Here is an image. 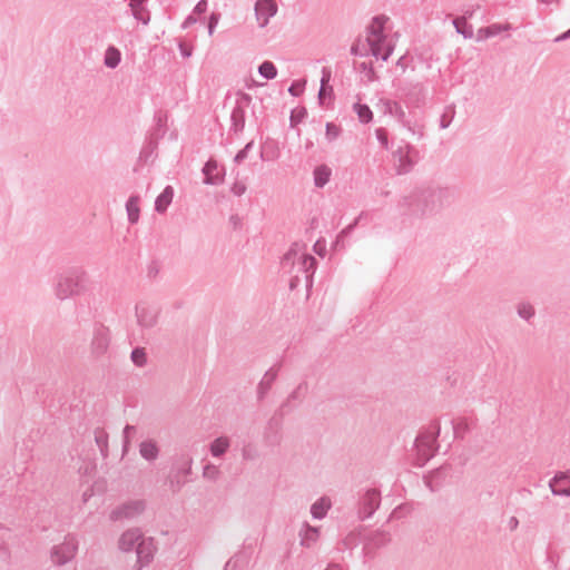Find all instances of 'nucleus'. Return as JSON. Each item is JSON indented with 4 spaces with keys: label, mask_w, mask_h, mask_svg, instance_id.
Returning a JSON list of instances; mask_svg holds the SVG:
<instances>
[{
    "label": "nucleus",
    "mask_w": 570,
    "mask_h": 570,
    "mask_svg": "<svg viewBox=\"0 0 570 570\" xmlns=\"http://www.w3.org/2000/svg\"><path fill=\"white\" fill-rule=\"evenodd\" d=\"M120 60H121V53H120L119 49H117L114 46L108 47L105 52V59H104L105 66L110 69H115L120 63Z\"/></svg>",
    "instance_id": "nucleus-35"
},
{
    "label": "nucleus",
    "mask_w": 570,
    "mask_h": 570,
    "mask_svg": "<svg viewBox=\"0 0 570 570\" xmlns=\"http://www.w3.org/2000/svg\"><path fill=\"white\" fill-rule=\"evenodd\" d=\"M453 24L456 29V32L462 35L465 39L473 37V28L465 21V18H455L453 20Z\"/></svg>",
    "instance_id": "nucleus-38"
},
{
    "label": "nucleus",
    "mask_w": 570,
    "mask_h": 570,
    "mask_svg": "<svg viewBox=\"0 0 570 570\" xmlns=\"http://www.w3.org/2000/svg\"><path fill=\"white\" fill-rule=\"evenodd\" d=\"M454 115H455L454 108L453 107L448 108V110L445 112H443L440 117V128L446 129L451 125V122L454 118Z\"/></svg>",
    "instance_id": "nucleus-47"
},
{
    "label": "nucleus",
    "mask_w": 570,
    "mask_h": 570,
    "mask_svg": "<svg viewBox=\"0 0 570 570\" xmlns=\"http://www.w3.org/2000/svg\"><path fill=\"white\" fill-rule=\"evenodd\" d=\"M305 89V81L295 80L288 87V94L293 97H298Z\"/></svg>",
    "instance_id": "nucleus-51"
},
{
    "label": "nucleus",
    "mask_w": 570,
    "mask_h": 570,
    "mask_svg": "<svg viewBox=\"0 0 570 570\" xmlns=\"http://www.w3.org/2000/svg\"><path fill=\"white\" fill-rule=\"evenodd\" d=\"M518 315L521 318L529 321L531 317L534 316V308L530 304H520L518 306Z\"/></svg>",
    "instance_id": "nucleus-49"
},
{
    "label": "nucleus",
    "mask_w": 570,
    "mask_h": 570,
    "mask_svg": "<svg viewBox=\"0 0 570 570\" xmlns=\"http://www.w3.org/2000/svg\"><path fill=\"white\" fill-rule=\"evenodd\" d=\"M174 198V188L167 185L164 190L157 196L155 200V210L163 214L167 210Z\"/></svg>",
    "instance_id": "nucleus-22"
},
{
    "label": "nucleus",
    "mask_w": 570,
    "mask_h": 570,
    "mask_svg": "<svg viewBox=\"0 0 570 570\" xmlns=\"http://www.w3.org/2000/svg\"><path fill=\"white\" fill-rule=\"evenodd\" d=\"M301 535V544L309 548L317 540L318 530L316 528L307 525L304 533Z\"/></svg>",
    "instance_id": "nucleus-39"
},
{
    "label": "nucleus",
    "mask_w": 570,
    "mask_h": 570,
    "mask_svg": "<svg viewBox=\"0 0 570 570\" xmlns=\"http://www.w3.org/2000/svg\"><path fill=\"white\" fill-rule=\"evenodd\" d=\"M358 69L365 73V77L367 79V81L372 82V81H375L377 79L376 77V72L373 68V63L372 62H361L360 66H358Z\"/></svg>",
    "instance_id": "nucleus-45"
},
{
    "label": "nucleus",
    "mask_w": 570,
    "mask_h": 570,
    "mask_svg": "<svg viewBox=\"0 0 570 570\" xmlns=\"http://www.w3.org/2000/svg\"><path fill=\"white\" fill-rule=\"evenodd\" d=\"M511 29L510 23L501 24V23H492L485 28H481L478 32V39H488L491 37H495L502 31H508Z\"/></svg>",
    "instance_id": "nucleus-29"
},
{
    "label": "nucleus",
    "mask_w": 570,
    "mask_h": 570,
    "mask_svg": "<svg viewBox=\"0 0 570 570\" xmlns=\"http://www.w3.org/2000/svg\"><path fill=\"white\" fill-rule=\"evenodd\" d=\"M136 316L138 324L146 328H150L157 323V313L144 305L136 306Z\"/></svg>",
    "instance_id": "nucleus-17"
},
{
    "label": "nucleus",
    "mask_w": 570,
    "mask_h": 570,
    "mask_svg": "<svg viewBox=\"0 0 570 570\" xmlns=\"http://www.w3.org/2000/svg\"><path fill=\"white\" fill-rule=\"evenodd\" d=\"M332 170L327 165H318L313 171L314 185L318 188H323L331 178Z\"/></svg>",
    "instance_id": "nucleus-27"
},
{
    "label": "nucleus",
    "mask_w": 570,
    "mask_h": 570,
    "mask_svg": "<svg viewBox=\"0 0 570 570\" xmlns=\"http://www.w3.org/2000/svg\"><path fill=\"white\" fill-rule=\"evenodd\" d=\"M405 127L412 135H416L419 139L424 136V126L417 122L411 124L410 120H406V125H402Z\"/></svg>",
    "instance_id": "nucleus-50"
},
{
    "label": "nucleus",
    "mask_w": 570,
    "mask_h": 570,
    "mask_svg": "<svg viewBox=\"0 0 570 570\" xmlns=\"http://www.w3.org/2000/svg\"><path fill=\"white\" fill-rule=\"evenodd\" d=\"M384 105L386 107V111L396 117L401 125H406V115L400 102L394 100H386Z\"/></svg>",
    "instance_id": "nucleus-32"
},
{
    "label": "nucleus",
    "mask_w": 570,
    "mask_h": 570,
    "mask_svg": "<svg viewBox=\"0 0 570 570\" xmlns=\"http://www.w3.org/2000/svg\"><path fill=\"white\" fill-rule=\"evenodd\" d=\"M239 559H240L239 556H235V557L230 558L226 562L224 570L235 569L238 566Z\"/></svg>",
    "instance_id": "nucleus-63"
},
{
    "label": "nucleus",
    "mask_w": 570,
    "mask_h": 570,
    "mask_svg": "<svg viewBox=\"0 0 570 570\" xmlns=\"http://www.w3.org/2000/svg\"><path fill=\"white\" fill-rule=\"evenodd\" d=\"M278 370L271 367L267 370L257 385V399L262 401L271 390L273 383L277 379Z\"/></svg>",
    "instance_id": "nucleus-18"
},
{
    "label": "nucleus",
    "mask_w": 570,
    "mask_h": 570,
    "mask_svg": "<svg viewBox=\"0 0 570 570\" xmlns=\"http://www.w3.org/2000/svg\"><path fill=\"white\" fill-rule=\"evenodd\" d=\"M390 533L385 530L379 529L368 535L367 546L377 549L386 546L390 542Z\"/></svg>",
    "instance_id": "nucleus-28"
},
{
    "label": "nucleus",
    "mask_w": 570,
    "mask_h": 570,
    "mask_svg": "<svg viewBox=\"0 0 570 570\" xmlns=\"http://www.w3.org/2000/svg\"><path fill=\"white\" fill-rule=\"evenodd\" d=\"M445 476L443 468H439L431 471L423 480L431 492H436L442 488Z\"/></svg>",
    "instance_id": "nucleus-20"
},
{
    "label": "nucleus",
    "mask_w": 570,
    "mask_h": 570,
    "mask_svg": "<svg viewBox=\"0 0 570 570\" xmlns=\"http://www.w3.org/2000/svg\"><path fill=\"white\" fill-rule=\"evenodd\" d=\"M330 80H331V70L328 68L324 67L322 69L321 85H323V87L331 86Z\"/></svg>",
    "instance_id": "nucleus-62"
},
{
    "label": "nucleus",
    "mask_w": 570,
    "mask_h": 570,
    "mask_svg": "<svg viewBox=\"0 0 570 570\" xmlns=\"http://www.w3.org/2000/svg\"><path fill=\"white\" fill-rule=\"evenodd\" d=\"M202 173L205 185L217 186L224 183L226 169L224 166H219L216 159L209 158L203 166Z\"/></svg>",
    "instance_id": "nucleus-12"
},
{
    "label": "nucleus",
    "mask_w": 570,
    "mask_h": 570,
    "mask_svg": "<svg viewBox=\"0 0 570 570\" xmlns=\"http://www.w3.org/2000/svg\"><path fill=\"white\" fill-rule=\"evenodd\" d=\"M193 458L189 452L180 451L171 458L170 474L187 478L191 474Z\"/></svg>",
    "instance_id": "nucleus-13"
},
{
    "label": "nucleus",
    "mask_w": 570,
    "mask_h": 570,
    "mask_svg": "<svg viewBox=\"0 0 570 570\" xmlns=\"http://www.w3.org/2000/svg\"><path fill=\"white\" fill-rule=\"evenodd\" d=\"M333 96V87L332 86H324L321 85L320 91H318V102L320 105H324V101L326 97Z\"/></svg>",
    "instance_id": "nucleus-55"
},
{
    "label": "nucleus",
    "mask_w": 570,
    "mask_h": 570,
    "mask_svg": "<svg viewBox=\"0 0 570 570\" xmlns=\"http://www.w3.org/2000/svg\"><path fill=\"white\" fill-rule=\"evenodd\" d=\"M331 509V500L326 497H322L316 500L311 507V514L316 520H322Z\"/></svg>",
    "instance_id": "nucleus-25"
},
{
    "label": "nucleus",
    "mask_w": 570,
    "mask_h": 570,
    "mask_svg": "<svg viewBox=\"0 0 570 570\" xmlns=\"http://www.w3.org/2000/svg\"><path fill=\"white\" fill-rule=\"evenodd\" d=\"M178 49H179V52H180L181 57H184V58H189L191 56V53H193V48L187 46L183 41H179Z\"/></svg>",
    "instance_id": "nucleus-60"
},
{
    "label": "nucleus",
    "mask_w": 570,
    "mask_h": 570,
    "mask_svg": "<svg viewBox=\"0 0 570 570\" xmlns=\"http://www.w3.org/2000/svg\"><path fill=\"white\" fill-rule=\"evenodd\" d=\"M208 3L206 0H199L194 7V13L202 14L207 11Z\"/></svg>",
    "instance_id": "nucleus-61"
},
{
    "label": "nucleus",
    "mask_w": 570,
    "mask_h": 570,
    "mask_svg": "<svg viewBox=\"0 0 570 570\" xmlns=\"http://www.w3.org/2000/svg\"><path fill=\"white\" fill-rule=\"evenodd\" d=\"M317 261L312 255H302L298 258V266L305 273L307 284L312 285V276L315 273Z\"/></svg>",
    "instance_id": "nucleus-23"
},
{
    "label": "nucleus",
    "mask_w": 570,
    "mask_h": 570,
    "mask_svg": "<svg viewBox=\"0 0 570 570\" xmlns=\"http://www.w3.org/2000/svg\"><path fill=\"white\" fill-rule=\"evenodd\" d=\"M137 561L132 567V570H142L148 567L157 552L156 541L151 537H145L136 549Z\"/></svg>",
    "instance_id": "nucleus-10"
},
{
    "label": "nucleus",
    "mask_w": 570,
    "mask_h": 570,
    "mask_svg": "<svg viewBox=\"0 0 570 570\" xmlns=\"http://www.w3.org/2000/svg\"><path fill=\"white\" fill-rule=\"evenodd\" d=\"M242 456L246 461L255 460L257 458V451L255 448H253L250 445L244 446V449L242 451Z\"/></svg>",
    "instance_id": "nucleus-56"
},
{
    "label": "nucleus",
    "mask_w": 570,
    "mask_h": 570,
    "mask_svg": "<svg viewBox=\"0 0 570 570\" xmlns=\"http://www.w3.org/2000/svg\"><path fill=\"white\" fill-rule=\"evenodd\" d=\"M130 358L136 366H144L147 363V354L144 347H135L131 351Z\"/></svg>",
    "instance_id": "nucleus-41"
},
{
    "label": "nucleus",
    "mask_w": 570,
    "mask_h": 570,
    "mask_svg": "<svg viewBox=\"0 0 570 570\" xmlns=\"http://www.w3.org/2000/svg\"><path fill=\"white\" fill-rule=\"evenodd\" d=\"M353 110L362 124H368L373 120V112L366 104L356 102L353 105Z\"/></svg>",
    "instance_id": "nucleus-36"
},
{
    "label": "nucleus",
    "mask_w": 570,
    "mask_h": 570,
    "mask_svg": "<svg viewBox=\"0 0 570 570\" xmlns=\"http://www.w3.org/2000/svg\"><path fill=\"white\" fill-rule=\"evenodd\" d=\"M146 510V501L142 499L129 500L112 509L109 519L114 522L122 520H132Z\"/></svg>",
    "instance_id": "nucleus-7"
},
{
    "label": "nucleus",
    "mask_w": 570,
    "mask_h": 570,
    "mask_svg": "<svg viewBox=\"0 0 570 570\" xmlns=\"http://www.w3.org/2000/svg\"><path fill=\"white\" fill-rule=\"evenodd\" d=\"M276 12L277 4L275 0H257L255 3V14L261 27H265Z\"/></svg>",
    "instance_id": "nucleus-15"
},
{
    "label": "nucleus",
    "mask_w": 570,
    "mask_h": 570,
    "mask_svg": "<svg viewBox=\"0 0 570 570\" xmlns=\"http://www.w3.org/2000/svg\"><path fill=\"white\" fill-rule=\"evenodd\" d=\"M220 471L214 464H206L203 469V476L210 481H216Z\"/></svg>",
    "instance_id": "nucleus-48"
},
{
    "label": "nucleus",
    "mask_w": 570,
    "mask_h": 570,
    "mask_svg": "<svg viewBox=\"0 0 570 570\" xmlns=\"http://www.w3.org/2000/svg\"><path fill=\"white\" fill-rule=\"evenodd\" d=\"M252 100L253 99L249 94L244 92V91H238L236 94V102H235L234 107L246 110L250 106Z\"/></svg>",
    "instance_id": "nucleus-44"
},
{
    "label": "nucleus",
    "mask_w": 570,
    "mask_h": 570,
    "mask_svg": "<svg viewBox=\"0 0 570 570\" xmlns=\"http://www.w3.org/2000/svg\"><path fill=\"white\" fill-rule=\"evenodd\" d=\"M364 213H361L355 219L353 223H351L350 225H347L344 229H342L340 232V234L336 236V239L333 244L334 246V249H341V248H344L345 245H344V239L350 236L352 234V232L355 229V227L357 226V224L360 223L361 218L363 217Z\"/></svg>",
    "instance_id": "nucleus-30"
},
{
    "label": "nucleus",
    "mask_w": 570,
    "mask_h": 570,
    "mask_svg": "<svg viewBox=\"0 0 570 570\" xmlns=\"http://www.w3.org/2000/svg\"><path fill=\"white\" fill-rule=\"evenodd\" d=\"M375 136H376V139L379 140V142L381 144V146L384 149H389V135H387V130L385 128H383V127L376 128L375 129Z\"/></svg>",
    "instance_id": "nucleus-52"
},
{
    "label": "nucleus",
    "mask_w": 570,
    "mask_h": 570,
    "mask_svg": "<svg viewBox=\"0 0 570 570\" xmlns=\"http://www.w3.org/2000/svg\"><path fill=\"white\" fill-rule=\"evenodd\" d=\"M440 434L439 422H433L428 429L421 431L415 438L414 445L421 464L433 458L439 449L438 436Z\"/></svg>",
    "instance_id": "nucleus-4"
},
{
    "label": "nucleus",
    "mask_w": 570,
    "mask_h": 570,
    "mask_svg": "<svg viewBox=\"0 0 570 570\" xmlns=\"http://www.w3.org/2000/svg\"><path fill=\"white\" fill-rule=\"evenodd\" d=\"M307 116V110L305 107H297L291 111L289 116V125L291 127H296L301 124Z\"/></svg>",
    "instance_id": "nucleus-40"
},
{
    "label": "nucleus",
    "mask_w": 570,
    "mask_h": 570,
    "mask_svg": "<svg viewBox=\"0 0 570 570\" xmlns=\"http://www.w3.org/2000/svg\"><path fill=\"white\" fill-rule=\"evenodd\" d=\"M404 91H405V96L412 102L416 104L417 106L420 104H424L425 95H426V87L422 82L410 83L407 86V88L404 89Z\"/></svg>",
    "instance_id": "nucleus-21"
},
{
    "label": "nucleus",
    "mask_w": 570,
    "mask_h": 570,
    "mask_svg": "<svg viewBox=\"0 0 570 570\" xmlns=\"http://www.w3.org/2000/svg\"><path fill=\"white\" fill-rule=\"evenodd\" d=\"M87 275L80 267H71L57 276L55 295L65 301L82 294L86 291Z\"/></svg>",
    "instance_id": "nucleus-2"
},
{
    "label": "nucleus",
    "mask_w": 570,
    "mask_h": 570,
    "mask_svg": "<svg viewBox=\"0 0 570 570\" xmlns=\"http://www.w3.org/2000/svg\"><path fill=\"white\" fill-rule=\"evenodd\" d=\"M197 22V19L194 17V14H189L187 16V18L184 20L183 24H181V28L183 29H187L188 27H190L191 24L196 23Z\"/></svg>",
    "instance_id": "nucleus-64"
},
{
    "label": "nucleus",
    "mask_w": 570,
    "mask_h": 570,
    "mask_svg": "<svg viewBox=\"0 0 570 570\" xmlns=\"http://www.w3.org/2000/svg\"><path fill=\"white\" fill-rule=\"evenodd\" d=\"M341 134V128L333 122H326L325 137L328 141L335 140Z\"/></svg>",
    "instance_id": "nucleus-46"
},
{
    "label": "nucleus",
    "mask_w": 570,
    "mask_h": 570,
    "mask_svg": "<svg viewBox=\"0 0 570 570\" xmlns=\"http://www.w3.org/2000/svg\"><path fill=\"white\" fill-rule=\"evenodd\" d=\"M78 550L76 538L68 534L65 541L51 548L50 558L56 566H63L75 558Z\"/></svg>",
    "instance_id": "nucleus-9"
},
{
    "label": "nucleus",
    "mask_w": 570,
    "mask_h": 570,
    "mask_svg": "<svg viewBox=\"0 0 570 570\" xmlns=\"http://www.w3.org/2000/svg\"><path fill=\"white\" fill-rule=\"evenodd\" d=\"M229 440L226 436L216 438L209 445L210 454L214 458L223 456L229 449Z\"/></svg>",
    "instance_id": "nucleus-31"
},
{
    "label": "nucleus",
    "mask_w": 570,
    "mask_h": 570,
    "mask_svg": "<svg viewBox=\"0 0 570 570\" xmlns=\"http://www.w3.org/2000/svg\"><path fill=\"white\" fill-rule=\"evenodd\" d=\"M145 538L139 528H131L121 533L118 540V549L121 552L136 551L137 546Z\"/></svg>",
    "instance_id": "nucleus-14"
},
{
    "label": "nucleus",
    "mask_w": 570,
    "mask_h": 570,
    "mask_svg": "<svg viewBox=\"0 0 570 570\" xmlns=\"http://www.w3.org/2000/svg\"><path fill=\"white\" fill-rule=\"evenodd\" d=\"M386 20L387 18L384 16L373 17L371 24L367 27L368 37L366 39L372 55L383 61H386L393 52V48L390 46L383 51V46L386 40L384 35Z\"/></svg>",
    "instance_id": "nucleus-3"
},
{
    "label": "nucleus",
    "mask_w": 570,
    "mask_h": 570,
    "mask_svg": "<svg viewBox=\"0 0 570 570\" xmlns=\"http://www.w3.org/2000/svg\"><path fill=\"white\" fill-rule=\"evenodd\" d=\"M159 452L160 449L155 440L148 439L139 444V454L144 460L148 462L157 460Z\"/></svg>",
    "instance_id": "nucleus-19"
},
{
    "label": "nucleus",
    "mask_w": 570,
    "mask_h": 570,
    "mask_svg": "<svg viewBox=\"0 0 570 570\" xmlns=\"http://www.w3.org/2000/svg\"><path fill=\"white\" fill-rule=\"evenodd\" d=\"M95 442L100 451V454L102 455V458H107L108 456V433L101 429V428H97L95 429Z\"/></svg>",
    "instance_id": "nucleus-33"
},
{
    "label": "nucleus",
    "mask_w": 570,
    "mask_h": 570,
    "mask_svg": "<svg viewBox=\"0 0 570 570\" xmlns=\"http://www.w3.org/2000/svg\"><path fill=\"white\" fill-rule=\"evenodd\" d=\"M381 504V492L377 489H366L360 493L357 501V515L360 520L371 518Z\"/></svg>",
    "instance_id": "nucleus-8"
},
{
    "label": "nucleus",
    "mask_w": 570,
    "mask_h": 570,
    "mask_svg": "<svg viewBox=\"0 0 570 570\" xmlns=\"http://www.w3.org/2000/svg\"><path fill=\"white\" fill-rule=\"evenodd\" d=\"M246 110L234 107L230 114L229 130L236 135L243 132L245 128Z\"/></svg>",
    "instance_id": "nucleus-24"
},
{
    "label": "nucleus",
    "mask_w": 570,
    "mask_h": 570,
    "mask_svg": "<svg viewBox=\"0 0 570 570\" xmlns=\"http://www.w3.org/2000/svg\"><path fill=\"white\" fill-rule=\"evenodd\" d=\"M139 202L140 197L138 195H131L126 202L127 217L130 224H136L139 220Z\"/></svg>",
    "instance_id": "nucleus-26"
},
{
    "label": "nucleus",
    "mask_w": 570,
    "mask_h": 570,
    "mask_svg": "<svg viewBox=\"0 0 570 570\" xmlns=\"http://www.w3.org/2000/svg\"><path fill=\"white\" fill-rule=\"evenodd\" d=\"M307 390H308V384L306 381H303L301 382L295 390H293L291 392V394L288 395L287 400L282 404V409H285L286 406H288V404L292 402V401H298L301 402L306 393H307Z\"/></svg>",
    "instance_id": "nucleus-34"
},
{
    "label": "nucleus",
    "mask_w": 570,
    "mask_h": 570,
    "mask_svg": "<svg viewBox=\"0 0 570 570\" xmlns=\"http://www.w3.org/2000/svg\"><path fill=\"white\" fill-rule=\"evenodd\" d=\"M314 252L320 255L321 257H324L326 253V243L324 239H317L313 246Z\"/></svg>",
    "instance_id": "nucleus-58"
},
{
    "label": "nucleus",
    "mask_w": 570,
    "mask_h": 570,
    "mask_svg": "<svg viewBox=\"0 0 570 570\" xmlns=\"http://www.w3.org/2000/svg\"><path fill=\"white\" fill-rule=\"evenodd\" d=\"M247 187L246 185L243 183V181H238L236 180L232 187H230V191L235 195V196H242L245 194Z\"/></svg>",
    "instance_id": "nucleus-57"
},
{
    "label": "nucleus",
    "mask_w": 570,
    "mask_h": 570,
    "mask_svg": "<svg viewBox=\"0 0 570 570\" xmlns=\"http://www.w3.org/2000/svg\"><path fill=\"white\" fill-rule=\"evenodd\" d=\"M258 73L266 80H273L277 77V68L272 61L265 60L258 66Z\"/></svg>",
    "instance_id": "nucleus-37"
},
{
    "label": "nucleus",
    "mask_w": 570,
    "mask_h": 570,
    "mask_svg": "<svg viewBox=\"0 0 570 570\" xmlns=\"http://www.w3.org/2000/svg\"><path fill=\"white\" fill-rule=\"evenodd\" d=\"M395 159V170L397 175H406L411 173L414 166L421 159L420 151L409 142H403L393 151Z\"/></svg>",
    "instance_id": "nucleus-5"
},
{
    "label": "nucleus",
    "mask_w": 570,
    "mask_h": 570,
    "mask_svg": "<svg viewBox=\"0 0 570 570\" xmlns=\"http://www.w3.org/2000/svg\"><path fill=\"white\" fill-rule=\"evenodd\" d=\"M187 483V478L170 474L168 475V484L174 493H177Z\"/></svg>",
    "instance_id": "nucleus-43"
},
{
    "label": "nucleus",
    "mask_w": 570,
    "mask_h": 570,
    "mask_svg": "<svg viewBox=\"0 0 570 570\" xmlns=\"http://www.w3.org/2000/svg\"><path fill=\"white\" fill-rule=\"evenodd\" d=\"M218 20H219V14L218 13L213 12L209 16V20H208V33H209V36H212L214 33V30H215V28L218 24Z\"/></svg>",
    "instance_id": "nucleus-59"
},
{
    "label": "nucleus",
    "mask_w": 570,
    "mask_h": 570,
    "mask_svg": "<svg viewBox=\"0 0 570 570\" xmlns=\"http://www.w3.org/2000/svg\"><path fill=\"white\" fill-rule=\"evenodd\" d=\"M453 434L455 439L463 438L464 433L469 430L468 422L464 419L451 421Z\"/></svg>",
    "instance_id": "nucleus-42"
},
{
    "label": "nucleus",
    "mask_w": 570,
    "mask_h": 570,
    "mask_svg": "<svg viewBox=\"0 0 570 570\" xmlns=\"http://www.w3.org/2000/svg\"><path fill=\"white\" fill-rule=\"evenodd\" d=\"M111 343V332L108 326L95 322L91 331L90 354L95 358L107 355Z\"/></svg>",
    "instance_id": "nucleus-6"
},
{
    "label": "nucleus",
    "mask_w": 570,
    "mask_h": 570,
    "mask_svg": "<svg viewBox=\"0 0 570 570\" xmlns=\"http://www.w3.org/2000/svg\"><path fill=\"white\" fill-rule=\"evenodd\" d=\"M253 146H254V141H253V140H252V141H249V142H247V144L245 145V147H244L243 149H240V150L236 154V156L234 157V161H235L236 164H240V163H243V161L247 158L248 153L250 151V149L253 148Z\"/></svg>",
    "instance_id": "nucleus-53"
},
{
    "label": "nucleus",
    "mask_w": 570,
    "mask_h": 570,
    "mask_svg": "<svg viewBox=\"0 0 570 570\" xmlns=\"http://www.w3.org/2000/svg\"><path fill=\"white\" fill-rule=\"evenodd\" d=\"M549 487L554 495L570 497V478L564 472H558L549 481Z\"/></svg>",
    "instance_id": "nucleus-16"
},
{
    "label": "nucleus",
    "mask_w": 570,
    "mask_h": 570,
    "mask_svg": "<svg viewBox=\"0 0 570 570\" xmlns=\"http://www.w3.org/2000/svg\"><path fill=\"white\" fill-rule=\"evenodd\" d=\"M454 202V190L449 187L420 186L404 196L401 206L420 218L431 217Z\"/></svg>",
    "instance_id": "nucleus-1"
},
{
    "label": "nucleus",
    "mask_w": 570,
    "mask_h": 570,
    "mask_svg": "<svg viewBox=\"0 0 570 570\" xmlns=\"http://www.w3.org/2000/svg\"><path fill=\"white\" fill-rule=\"evenodd\" d=\"M136 432V428L134 425H129L127 424L125 428H124V431H122V448H124V451L127 450V448L129 446V443H130V436L131 434H134Z\"/></svg>",
    "instance_id": "nucleus-54"
},
{
    "label": "nucleus",
    "mask_w": 570,
    "mask_h": 570,
    "mask_svg": "<svg viewBox=\"0 0 570 570\" xmlns=\"http://www.w3.org/2000/svg\"><path fill=\"white\" fill-rule=\"evenodd\" d=\"M283 415L274 414L266 423L263 440L267 446H278L282 442Z\"/></svg>",
    "instance_id": "nucleus-11"
}]
</instances>
